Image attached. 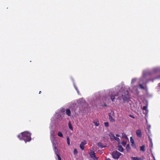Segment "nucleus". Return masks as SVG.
Here are the masks:
<instances>
[{
    "mask_svg": "<svg viewBox=\"0 0 160 160\" xmlns=\"http://www.w3.org/2000/svg\"><path fill=\"white\" fill-rule=\"evenodd\" d=\"M31 133L27 131H25L18 135V137L20 140H23L26 143L31 140Z\"/></svg>",
    "mask_w": 160,
    "mask_h": 160,
    "instance_id": "f257e3e1",
    "label": "nucleus"
},
{
    "mask_svg": "<svg viewBox=\"0 0 160 160\" xmlns=\"http://www.w3.org/2000/svg\"><path fill=\"white\" fill-rule=\"evenodd\" d=\"M122 97L123 101L124 102L127 101L129 98V96L128 95V92L127 90L124 91L122 92Z\"/></svg>",
    "mask_w": 160,
    "mask_h": 160,
    "instance_id": "f03ea898",
    "label": "nucleus"
},
{
    "mask_svg": "<svg viewBox=\"0 0 160 160\" xmlns=\"http://www.w3.org/2000/svg\"><path fill=\"white\" fill-rule=\"evenodd\" d=\"M121 154L119 152L117 151H113L112 153V156L113 158L118 159L120 156L121 155Z\"/></svg>",
    "mask_w": 160,
    "mask_h": 160,
    "instance_id": "7ed1b4c3",
    "label": "nucleus"
},
{
    "mask_svg": "<svg viewBox=\"0 0 160 160\" xmlns=\"http://www.w3.org/2000/svg\"><path fill=\"white\" fill-rule=\"evenodd\" d=\"M118 93L117 92L116 93H115V92H113L112 93L111 95L110 96L111 99L112 100V102H113L114 100L115 97L118 96Z\"/></svg>",
    "mask_w": 160,
    "mask_h": 160,
    "instance_id": "20e7f679",
    "label": "nucleus"
},
{
    "mask_svg": "<svg viewBox=\"0 0 160 160\" xmlns=\"http://www.w3.org/2000/svg\"><path fill=\"white\" fill-rule=\"evenodd\" d=\"M52 144L53 146L54 147V149L55 150V152L56 153L57 151L58 150L56 146L57 141L56 140H54H54L52 141Z\"/></svg>",
    "mask_w": 160,
    "mask_h": 160,
    "instance_id": "39448f33",
    "label": "nucleus"
},
{
    "mask_svg": "<svg viewBox=\"0 0 160 160\" xmlns=\"http://www.w3.org/2000/svg\"><path fill=\"white\" fill-rule=\"evenodd\" d=\"M87 144L86 141L85 140L81 142L80 145V148L82 150H83L84 149V146Z\"/></svg>",
    "mask_w": 160,
    "mask_h": 160,
    "instance_id": "423d86ee",
    "label": "nucleus"
},
{
    "mask_svg": "<svg viewBox=\"0 0 160 160\" xmlns=\"http://www.w3.org/2000/svg\"><path fill=\"white\" fill-rule=\"evenodd\" d=\"M136 133L137 136L139 138H141L142 137V133L140 129H138L136 131Z\"/></svg>",
    "mask_w": 160,
    "mask_h": 160,
    "instance_id": "0eeeda50",
    "label": "nucleus"
},
{
    "mask_svg": "<svg viewBox=\"0 0 160 160\" xmlns=\"http://www.w3.org/2000/svg\"><path fill=\"white\" fill-rule=\"evenodd\" d=\"M91 157L93 159H95L97 158L95 156V153L93 151H91L89 153Z\"/></svg>",
    "mask_w": 160,
    "mask_h": 160,
    "instance_id": "6e6552de",
    "label": "nucleus"
},
{
    "mask_svg": "<svg viewBox=\"0 0 160 160\" xmlns=\"http://www.w3.org/2000/svg\"><path fill=\"white\" fill-rule=\"evenodd\" d=\"M131 158L132 160H143V159L141 158L138 157H132Z\"/></svg>",
    "mask_w": 160,
    "mask_h": 160,
    "instance_id": "1a4fd4ad",
    "label": "nucleus"
},
{
    "mask_svg": "<svg viewBox=\"0 0 160 160\" xmlns=\"http://www.w3.org/2000/svg\"><path fill=\"white\" fill-rule=\"evenodd\" d=\"M109 119L110 122H113L115 121L114 119L111 116V113H109L108 114Z\"/></svg>",
    "mask_w": 160,
    "mask_h": 160,
    "instance_id": "9d476101",
    "label": "nucleus"
},
{
    "mask_svg": "<svg viewBox=\"0 0 160 160\" xmlns=\"http://www.w3.org/2000/svg\"><path fill=\"white\" fill-rule=\"evenodd\" d=\"M93 123L96 126H98L99 125V121L98 120H95L93 121Z\"/></svg>",
    "mask_w": 160,
    "mask_h": 160,
    "instance_id": "9b49d317",
    "label": "nucleus"
},
{
    "mask_svg": "<svg viewBox=\"0 0 160 160\" xmlns=\"http://www.w3.org/2000/svg\"><path fill=\"white\" fill-rule=\"evenodd\" d=\"M66 114L68 116H70L71 115V112L69 109H67L66 110Z\"/></svg>",
    "mask_w": 160,
    "mask_h": 160,
    "instance_id": "f8f14e48",
    "label": "nucleus"
},
{
    "mask_svg": "<svg viewBox=\"0 0 160 160\" xmlns=\"http://www.w3.org/2000/svg\"><path fill=\"white\" fill-rule=\"evenodd\" d=\"M111 135L112 136V137H113L114 138V139L116 141H118V142H119V141H120V139L118 138L115 137L113 134H111Z\"/></svg>",
    "mask_w": 160,
    "mask_h": 160,
    "instance_id": "ddd939ff",
    "label": "nucleus"
},
{
    "mask_svg": "<svg viewBox=\"0 0 160 160\" xmlns=\"http://www.w3.org/2000/svg\"><path fill=\"white\" fill-rule=\"evenodd\" d=\"M98 146L101 148H105L106 146L103 145L102 143L101 142H98Z\"/></svg>",
    "mask_w": 160,
    "mask_h": 160,
    "instance_id": "4468645a",
    "label": "nucleus"
},
{
    "mask_svg": "<svg viewBox=\"0 0 160 160\" xmlns=\"http://www.w3.org/2000/svg\"><path fill=\"white\" fill-rule=\"evenodd\" d=\"M145 145H143L142 146H141L140 147V150L143 152H144L145 151Z\"/></svg>",
    "mask_w": 160,
    "mask_h": 160,
    "instance_id": "2eb2a0df",
    "label": "nucleus"
},
{
    "mask_svg": "<svg viewBox=\"0 0 160 160\" xmlns=\"http://www.w3.org/2000/svg\"><path fill=\"white\" fill-rule=\"evenodd\" d=\"M118 150L121 152H122L123 151V149L121 145H118Z\"/></svg>",
    "mask_w": 160,
    "mask_h": 160,
    "instance_id": "dca6fc26",
    "label": "nucleus"
},
{
    "mask_svg": "<svg viewBox=\"0 0 160 160\" xmlns=\"http://www.w3.org/2000/svg\"><path fill=\"white\" fill-rule=\"evenodd\" d=\"M131 148L129 144H128L126 146V150L128 152H129Z\"/></svg>",
    "mask_w": 160,
    "mask_h": 160,
    "instance_id": "f3484780",
    "label": "nucleus"
},
{
    "mask_svg": "<svg viewBox=\"0 0 160 160\" xmlns=\"http://www.w3.org/2000/svg\"><path fill=\"white\" fill-rule=\"evenodd\" d=\"M122 138H124L128 140V139L127 137V136L126 134L125 133H122Z\"/></svg>",
    "mask_w": 160,
    "mask_h": 160,
    "instance_id": "a211bd4d",
    "label": "nucleus"
},
{
    "mask_svg": "<svg viewBox=\"0 0 160 160\" xmlns=\"http://www.w3.org/2000/svg\"><path fill=\"white\" fill-rule=\"evenodd\" d=\"M54 133H55V132L53 130H52L50 132V134L51 135V136L53 138H54Z\"/></svg>",
    "mask_w": 160,
    "mask_h": 160,
    "instance_id": "6ab92c4d",
    "label": "nucleus"
},
{
    "mask_svg": "<svg viewBox=\"0 0 160 160\" xmlns=\"http://www.w3.org/2000/svg\"><path fill=\"white\" fill-rule=\"evenodd\" d=\"M68 127L70 129H71V130H73V128L70 122H69L68 123Z\"/></svg>",
    "mask_w": 160,
    "mask_h": 160,
    "instance_id": "aec40b11",
    "label": "nucleus"
},
{
    "mask_svg": "<svg viewBox=\"0 0 160 160\" xmlns=\"http://www.w3.org/2000/svg\"><path fill=\"white\" fill-rule=\"evenodd\" d=\"M58 136L60 137H63V136L62 133L60 132H58Z\"/></svg>",
    "mask_w": 160,
    "mask_h": 160,
    "instance_id": "412c9836",
    "label": "nucleus"
},
{
    "mask_svg": "<svg viewBox=\"0 0 160 160\" xmlns=\"http://www.w3.org/2000/svg\"><path fill=\"white\" fill-rule=\"evenodd\" d=\"M55 153H56L57 156L58 157V160H61V157H60L59 155L58 154L57 151L56 153L55 152Z\"/></svg>",
    "mask_w": 160,
    "mask_h": 160,
    "instance_id": "4be33fe9",
    "label": "nucleus"
},
{
    "mask_svg": "<svg viewBox=\"0 0 160 160\" xmlns=\"http://www.w3.org/2000/svg\"><path fill=\"white\" fill-rule=\"evenodd\" d=\"M67 143L68 145H70V140L69 138L68 137L67 138Z\"/></svg>",
    "mask_w": 160,
    "mask_h": 160,
    "instance_id": "5701e85b",
    "label": "nucleus"
},
{
    "mask_svg": "<svg viewBox=\"0 0 160 160\" xmlns=\"http://www.w3.org/2000/svg\"><path fill=\"white\" fill-rule=\"evenodd\" d=\"M130 141L131 144L134 143V139L132 138V137H131L130 138Z\"/></svg>",
    "mask_w": 160,
    "mask_h": 160,
    "instance_id": "b1692460",
    "label": "nucleus"
},
{
    "mask_svg": "<svg viewBox=\"0 0 160 160\" xmlns=\"http://www.w3.org/2000/svg\"><path fill=\"white\" fill-rule=\"evenodd\" d=\"M121 144L124 146H125L126 144V142L124 141H123L121 142Z\"/></svg>",
    "mask_w": 160,
    "mask_h": 160,
    "instance_id": "393cba45",
    "label": "nucleus"
},
{
    "mask_svg": "<svg viewBox=\"0 0 160 160\" xmlns=\"http://www.w3.org/2000/svg\"><path fill=\"white\" fill-rule=\"evenodd\" d=\"M104 125L106 127H109V123L107 122H105L104 123Z\"/></svg>",
    "mask_w": 160,
    "mask_h": 160,
    "instance_id": "a878e982",
    "label": "nucleus"
},
{
    "mask_svg": "<svg viewBox=\"0 0 160 160\" xmlns=\"http://www.w3.org/2000/svg\"><path fill=\"white\" fill-rule=\"evenodd\" d=\"M131 146L132 148H136V145H135V143L131 144Z\"/></svg>",
    "mask_w": 160,
    "mask_h": 160,
    "instance_id": "bb28decb",
    "label": "nucleus"
},
{
    "mask_svg": "<svg viewBox=\"0 0 160 160\" xmlns=\"http://www.w3.org/2000/svg\"><path fill=\"white\" fill-rule=\"evenodd\" d=\"M139 88H142V89H144V87L141 84H139Z\"/></svg>",
    "mask_w": 160,
    "mask_h": 160,
    "instance_id": "cd10ccee",
    "label": "nucleus"
},
{
    "mask_svg": "<svg viewBox=\"0 0 160 160\" xmlns=\"http://www.w3.org/2000/svg\"><path fill=\"white\" fill-rule=\"evenodd\" d=\"M78 153V151L76 149H75L74 150V154H76Z\"/></svg>",
    "mask_w": 160,
    "mask_h": 160,
    "instance_id": "c85d7f7f",
    "label": "nucleus"
},
{
    "mask_svg": "<svg viewBox=\"0 0 160 160\" xmlns=\"http://www.w3.org/2000/svg\"><path fill=\"white\" fill-rule=\"evenodd\" d=\"M147 108V107L146 106H144L143 108V109L144 110H146Z\"/></svg>",
    "mask_w": 160,
    "mask_h": 160,
    "instance_id": "c756f323",
    "label": "nucleus"
},
{
    "mask_svg": "<svg viewBox=\"0 0 160 160\" xmlns=\"http://www.w3.org/2000/svg\"><path fill=\"white\" fill-rule=\"evenodd\" d=\"M158 89L160 90V83L158 84Z\"/></svg>",
    "mask_w": 160,
    "mask_h": 160,
    "instance_id": "7c9ffc66",
    "label": "nucleus"
},
{
    "mask_svg": "<svg viewBox=\"0 0 160 160\" xmlns=\"http://www.w3.org/2000/svg\"><path fill=\"white\" fill-rule=\"evenodd\" d=\"M130 117H131V118H134V116H133V115H130Z\"/></svg>",
    "mask_w": 160,
    "mask_h": 160,
    "instance_id": "2f4dec72",
    "label": "nucleus"
},
{
    "mask_svg": "<svg viewBox=\"0 0 160 160\" xmlns=\"http://www.w3.org/2000/svg\"><path fill=\"white\" fill-rule=\"evenodd\" d=\"M135 81V79H133L132 80V82H134Z\"/></svg>",
    "mask_w": 160,
    "mask_h": 160,
    "instance_id": "473e14b6",
    "label": "nucleus"
},
{
    "mask_svg": "<svg viewBox=\"0 0 160 160\" xmlns=\"http://www.w3.org/2000/svg\"><path fill=\"white\" fill-rule=\"evenodd\" d=\"M116 136L118 137H119L120 136L119 135V134H116Z\"/></svg>",
    "mask_w": 160,
    "mask_h": 160,
    "instance_id": "72a5a7b5",
    "label": "nucleus"
},
{
    "mask_svg": "<svg viewBox=\"0 0 160 160\" xmlns=\"http://www.w3.org/2000/svg\"><path fill=\"white\" fill-rule=\"evenodd\" d=\"M153 158L154 160H156L155 159V157H154V156H153Z\"/></svg>",
    "mask_w": 160,
    "mask_h": 160,
    "instance_id": "f704fd0d",
    "label": "nucleus"
},
{
    "mask_svg": "<svg viewBox=\"0 0 160 160\" xmlns=\"http://www.w3.org/2000/svg\"><path fill=\"white\" fill-rule=\"evenodd\" d=\"M41 92V91H39V94H40Z\"/></svg>",
    "mask_w": 160,
    "mask_h": 160,
    "instance_id": "c9c22d12",
    "label": "nucleus"
},
{
    "mask_svg": "<svg viewBox=\"0 0 160 160\" xmlns=\"http://www.w3.org/2000/svg\"><path fill=\"white\" fill-rule=\"evenodd\" d=\"M104 106H106V105H105V104H104Z\"/></svg>",
    "mask_w": 160,
    "mask_h": 160,
    "instance_id": "e433bc0d",
    "label": "nucleus"
}]
</instances>
